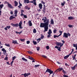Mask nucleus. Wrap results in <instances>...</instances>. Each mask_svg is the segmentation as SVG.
Here are the masks:
<instances>
[{"instance_id":"4d7b16f0","label":"nucleus","mask_w":77,"mask_h":77,"mask_svg":"<svg viewBox=\"0 0 77 77\" xmlns=\"http://www.w3.org/2000/svg\"><path fill=\"white\" fill-rule=\"evenodd\" d=\"M51 36V34H49V35H48L47 37L48 38H50Z\"/></svg>"},{"instance_id":"79ce46f5","label":"nucleus","mask_w":77,"mask_h":77,"mask_svg":"<svg viewBox=\"0 0 77 77\" xmlns=\"http://www.w3.org/2000/svg\"><path fill=\"white\" fill-rule=\"evenodd\" d=\"M42 57H44V58H47V57L45 55H42Z\"/></svg>"},{"instance_id":"6ab92c4d","label":"nucleus","mask_w":77,"mask_h":77,"mask_svg":"<svg viewBox=\"0 0 77 77\" xmlns=\"http://www.w3.org/2000/svg\"><path fill=\"white\" fill-rule=\"evenodd\" d=\"M68 19V20H74V18L72 17H69Z\"/></svg>"},{"instance_id":"c756f323","label":"nucleus","mask_w":77,"mask_h":77,"mask_svg":"<svg viewBox=\"0 0 77 77\" xmlns=\"http://www.w3.org/2000/svg\"><path fill=\"white\" fill-rule=\"evenodd\" d=\"M62 72L64 74H66V71L64 70L63 69V70H62Z\"/></svg>"},{"instance_id":"f257e3e1","label":"nucleus","mask_w":77,"mask_h":77,"mask_svg":"<svg viewBox=\"0 0 77 77\" xmlns=\"http://www.w3.org/2000/svg\"><path fill=\"white\" fill-rule=\"evenodd\" d=\"M44 18H45V19H44V18H43L42 19V21H44V23H41L40 25V27H45L47 25L49 24V23H50L49 19H47L46 17H44Z\"/></svg>"},{"instance_id":"39448f33","label":"nucleus","mask_w":77,"mask_h":77,"mask_svg":"<svg viewBox=\"0 0 77 77\" xmlns=\"http://www.w3.org/2000/svg\"><path fill=\"white\" fill-rule=\"evenodd\" d=\"M48 25L44 27L45 30L44 31V32H47V31H48Z\"/></svg>"},{"instance_id":"0eeeda50","label":"nucleus","mask_w":77,"mask_h":77,"mask_svg":"<svg viewBox=\"0 0 77 77\" xmlns=\"http://www.w3.org/2000/svg\"><path fill=\"white\" fill-rule=\"evenodd\" d=\"M63 43H62V44H61V45H60V47H58V48L57 49L58 50H59V51H61V50H60L61 49V47H62V46H63Z\"/></svg>"},{"instance_id":"7c9ffc66","label":"nucleus","mask_w":77,"mask_h":77,"mask_svg":"<svg viewBox=\"0 0 77 77\" xmlns=\"http://www.w3.org/2000/svg\"><path fill=\"white\" fill-rule=\"evenodd\" d=\"M32 42L33 43L34 45H36V44H37V42H36L33 41Z\"/></svg>"},{"instance_id":"c03bdc74","label":"nucleus","mask_w":77,"mask_h":77,"mask_svg":"<svg viewBox=\"0 0 77 77\" xmlns=\"http://www.w3.org/2000/svg\"><path fill=\"white\" fill-rule=\"evenodd\" d=\"M61 77H68V76L66 75H63V77L62 76Z\"/></svg>"},{"instance_id":"3c124183","label":"nucleus","mask_w":77,"mask_h":77,"mask_svg":"<svg viewBox=\"0 0 77 77\" xmlns=\"http://www.w3.org/2000/svg\"><path fill=\"white\" fill-rule=\"evenodd\" d=\"M24 12V11L23 10H22L21 11V14L23 13V12Z\"/></svg>"},{"instance_id":"ea45409f","label":"nucleus","mask_w":77,"mask_h":77,"mask_svg":"<svg viewBox=\"0 0 77 77\" xmlns=\"http://www.w3.org/2000/svg\"><path fill=\"white\" fill-rule=\"evenodd\" d=\"M15 58H16V57L15 56H14L12 57V60L13 61H14V60H15Z\"/></svg>"},{"instance_id":"774afa93","label":"nucleus","mask_w":77,"mask_h":77,"mask_svg":"<svg viewBox=\"0 0 77 77\" xmlns=\"http://www.w3.org/2000/svg\"><path fill=\"white\" fill-rule=\"evenodd\" d=\"M13 62H14V61H13L11 62V65H12V63H13Z\"/></svg>"},{"instance_id":"c9c22d12","label":"nucleus","mask_w":77,"mask_h":77,"mask_svg":"<svg viewBox=\"0 0 77 77\" xmlns=\"http://www.w3.org/2000/svg\"><path fill=\"white\" fill-rule=\"evenodd\" d=\"M5 45L7 47H10V45H9V44H5Z\"/></svg>"},{"instance_id":"6e6d98bb","label":"nucleus","mask_w":77,"mask_h":77,"mask_svg":"<svg viewBox=\"0 0 77 77\" xmlns=\"http://www.w3.org/2000/svg\"><path fill=\"white\" fill-rule=\"evenodd\" d=\"M25 18H27V16L26 15H24L23 16Z\"/></svg>"},{"instance_id":"bf43d9fd","label":"nucleus","mask_w":77,"mask_h":77,"mask_svg":"<svg viewBox=\"0 0 77 77\" xmlns=\"http://www.w3.org/2000/svg\"><path fill=\"white\" fill-rule=\"evenodd\" d=\"M73 46H77V43L76 44H73Z\"/></svg>"},{"instance_id":"09e8293b","label":"nucleus","mask_w":77,"mask_h":77,"mask_svg":"<svg viewBox=\"0 0 77 77\" xmlns=\"http://www.w3.org/2000/svg\"><path fill=\"white\" fill-rule=\"evenodd\" d=\"M54 38H57V36L56 35H54Z\"/></svg>"},{"instance_id":"8fccbe9b","label":"nucleus","mask_w":77,"mask_h":77,"mask_svg":"<svg viewBox=\"0 0 77 77\" xmlns=\"http://www.w3.org/2000/svg\"><path fill=\"white\" fill-rule=\"evenodd\" d=\"M8 57H5V60H6L7 61H8Z\"/></svg>"},{"instance_id":"a211bd4d","label":"nucleus","mask_w":77,"mask_h":77,"mask_svg":"<svg viewBox=\"0 0 77 77\" xmlns=\"http://www.w3.org/2000/svg\"><path fill=\"white\" fill-rule=\"evenodd\" d=\"M12 43L13 44H18V43H17V40H13Z\"/></svg>"},{"instance_id":"37998d69","label":"nucleus","mask_w":77,"mask_h":77,"mask_svg":"<svg viewBox=\"0 0 77 77\" xmlns=\"http://www.w3.org/2000/svg\"><path fill=\"white\" fill-rule=\"evenodd\" d=\"M41 2V3L43 4V5H45V2H44V1H42Z\"/></svg>"},{"instance_id":"4c0bfd02","label":"nucleus","mask_w":77,"mask_h":77,"mask_svg":"<svg viewBox=\"0 0 77 77\" xmlns=\"http://www.w3.org/2000/svg\"><path fill=\"white\" fill-rule=\"evenodd\" d=\"M3 51V54H4V55H5V54H6V52H7V51H6V50H5Z\"/></svg>"},{"instance_id":"9b49d317","label":"nucleus","mask_w":77,"mask_h":77,"mask_svg":"<svg viewBox=\"0 0 77 77\" xmlns=\"http://www.w3.org/2000/svg\"><path fill=\"white\" fill-rule=\"evenodd\" d=\"M38 7H39L40 9H42V4L41 3L39 4Z\"/></svg>"},{"instance_id":"f704fd0d","label":"nucleus","mask_w":77,"mask_h":77,"mask_svg":"<svg viewBox=\"0 0 77 77\" xmlns=\"http://www.w3.org/2000/svg\"><path fill=\"white\" fill-rule=\"evenodd\" d=\"M44 38V36L43 35L41 34V39H43Z\"/></svg>"},{"instance_id":"aec40b11","label":"nucleus","mask_w":77,"mask_h":77,"mask_svg":"<svg viewBox=\"0 0 77 77\" xmlns=\"http://www.w3.org/2000/svg\"><path fill=\"white\" fill-rule=\"evenodd\" d=\"M28 59L31 60H35V59L33 58H32V57H30V56L28 57Z\"/></svg>"},{"instance_id":"393cba45","label":"nucleus","mask_w":77,"mask_h":77,"mask_svg":"<svg viewBox=\"0 0 77 77\" xmlns=\"http://www.w3.org/2000/svg\"><path fill=\"white\" fill-rule=\"evenodd\" d=\"M69 57V55H68L65 56L64 57V59H67V58H68V57Z\"/></svg>"},{"instance_id":"5fc2aeb1","label":"nucleus","mask_w":77,"mask_h":77,"mask_svg":"<svg viewBox=\"0 0 77 77\" xmlns=\"http://www.w3.org/2000/svg\"><path fill=\"white\" fill-rule=\"evenodd\" d=\"M47 50H49V46H47L46 47Z\"/></svg>"},{"instance_id":"5701e85b","label":"nucleus","mask_w":77,"mask_h":77,"mask_svg":"<svg viewBox=\"0 0 77 77\" xmlns=\"http://www.w3.org/2000/svg\"><path fill=\"white\" fill-rule=\"evenodd\" d=\"M65 3H66V2H65V1H63V2H62L61 3V6H64V5H65Z\"/></svg>"},{"instance_id":"49530a36","label":"nucleus","mask_w":77,"mask_h":77,"mask_svg":"<svg viewBox=\"0 0 77 77\" xmlns=\"http://www.w3.org/2000/svg\"><path fill=\"white\" fill-rule=\"evenodd\" d=\"M26 43L27 44H30V41H26Z\"/></svg>"},{"instance_id":"69168bd1","label":"nucleus","mask_w":77,"mask_h":77,"mask_svg":"<svg viewBox=\"0 0 77 77\" xmlns=\"http://www.w3.org/2000/svg\"><path fill=\"white\" fill-rule=\"evenodd\" d=\"M28 8V6H25V9H27Z\"/></svg>"},{"instance_id":"473e14b6","label":"nucleus","mask_w":77,"mask_h":77,"mask_svg":"<svg viewBox=\"0 0 77 77\" xmlns=\"http://www.w3.org/2000/svg\"><path fill=\"white\" fill-rule=\"evenodd\" d=\"M45 10H46V8H43L42 11L43 12H45Z\"/></svg>"},{"instance_id":"ddd939ff","label":"nucleus","mask_w":77,"mask_h":77,"mask_svg":"<svg viewBox=\"0 0 77 77\" xmlns=\"http://www.w3.org/2000/svg\"><path fill=\"white\" fill-rule=\"evenodd\" d=\"M14 18H16V17H14L13 15H11L9 19L10 20H12L14 19Z\"/></svg>"},{"instance_id":"4468645a","label":"nucleus","mask_w":77,"mask_h":77,"mask_svg":"<svg viewBox=\"0 0 77 77\" xmlns=\"http://www.w3.org/2000/svg\"><path fill=\"white\" fill-rule=\"evenodd\" d=\"M8 7L10 8H11V9L13 8V6H12V5H11V4L8 3Z\"/></svg>"},{"instance_id":"7ed1b4c3","label":"nucleus","mask_w":77,"mask_h":77,"mask_svg":"<svg viewBox=\"0 0 77 77\" xmlns=\"http://www.w3.org/2000/svg\"><path fill=\"white\" fill-rule=\"evenodd\" d=\"M49 72V73H50L49 76H50V74H53V71L51 70V69L47 68L46 71L45 72L44 74H46L47 72Z\"/></svg>"},{"instance_id":"2eb2a0df","label":"nucleus","mask_w":77,"mask_h":77,"mask_svg":"<svg viewBox=\"0 0 77 77\" xmlns=\"http://www.w3.org/2000/svg\"><path fill=\"white\" fill-rule=\"evenodd\" d=\"M55 44L56 45H57L58 46H60V45L62 44V43H60L59 42H56Z\"/></svg>"},{"instance_id":"a878e982","label":"nucleus","mask_w":77,"mask_h":77,"mask_svg":"<svg viewBox=\"0 0 77 77\" xmlns=\"http://www.w3.org/2000/svg\"><path fill=\"white\" fill-rule=\"evenodd\" d=\"M22 32H23V31H21L20 32H17V31L15 32L16 33H17V34H19L20 35V34H21V33H22Z\"/></svg>"},{"instance_id":"a19ab883","label":"nucleus","mask_w":77,"mask_h":77,"mask_svg":"<svg viewBox=\"0 0 77 77\" xmlns=\"http://www.w3.org/2000/svg\"><path fill=\"white\" fill-rule=\"evenodd\" d=\"M57 71H56V70H55V72H53L52 74H53V76H54V74H55V73H56V72H57Z\"/></svg>"},{"instance_id":"864d4df0","label":"nucleus","mask_w":77,"mask_h":77,"mask_svg":"<svg viewBox=\"0 0 77 77\" xmlns=\"http://www.w3.org/2000/svg\"><path fill=\"white\" fill-rule=\"evenodd\" d=\"M34 5H35V6H36V1H34Z\"/></svg>"},{"instance_id":"f03ea898","label":"nucleus","mask_w":77,"mask_h":77,"mask_svg":"<svg viewBox=\"0 0 77 77\" xmlns=\"http://www.w3.org/2000/svg\"><path fill=\"white\" fill-rule=\"evenodd\" d=\"M23 24V23H22V21H20V23H17L15 24H14L13 23H11V25L13 27H18V26L19 27L20 29H22L23 27H22V24Z\"/></svg>"},{"instance_id":"13d9d810","label":"nucleus","mask_w":77,"mask_h":77,"mask_svg":"<svg viewBox=\"0 0 77 77\" xmlns=\"http://www.w3.org/2000/svg\"><path fill=\"white\" fill-rule=\"evenodd\" d=\"M41 38H38V39H37V41H41Z\"/></svg>"},{"instance_id":"de8ad7c7","label":"nucleus","mask_w":77,"mask_h":77,"mask_svg":"<svg viewBox=\"0 0 77 77\" xmlns=\"http://www.w3.org/2000/svg\"><path fill=\"white\" fill-rule=\"evenodd\" d=\"M24 77H27V73H25L24 74Z\"/></svg>"},{"instance_id":"e433bc0d","label":"nucleus","mask_w":77,"mask_h":77,"mask_svg":"<svg viewBox=\"0 0 77 77\" xmlns=\"http://www.w3.org/2000/svg\"><path fill=\"white\" fill-rule=\"evenodd\" d=\"M28 53H29V54H33L32 52L30 51H28Z\"/></svg>"},{"instance_id":"20e7f679","label":"nucleus","mask_w":77,"mask_h":77,"mask_svg":"<svg viewBox=\"0 0 77 77\" xmlns=\"http://www.w3.org/2000/svg\"><path fill=\"white\" fill-rule=\"evenodd\" d=\"M69 36H71V34L69 33L68 32L67 33L64 32V34L63 35V37H65V38H68Z\"/></svg>"},{"instance_id":"6e6552de","label":"nucleus","mask_w":77,"mask_h":77,"mask_svg":"<svg viewBox=\"0 0 77 77\" xmlns=\"http://www.w3.org/2000/svg\"><path fill=\"white\" fill-rule=\"evenodd\" d=\"M14 14L15 17H17V14H18V10L16 9L14 11Z\"/></svg>"},{"instance_id":"0e129e2a","label":"nucleus","mask_w":77,"mask_h":77,"mask_svg":"<svg viewBox=\"0 0 77 77\" xmlns=\"http://www.w3.org/2000/svg\"><path fill=\"white\" fill-rule=\"evenodd\" d=\"M61 42H62L63 43V44H64V43H65V41L63 40H62Z\"/></svg>"},{"instance_id":"052dcab7","label":"nucleus","mask_w":77,"mask_h":77,"mask_svg":"<svg viewBox=\"0 0 77 77\" xmlns=\"http://www.w3.org/2000/svg\"><path fill=\"white\" fill-rule=\"evenodd\" d=\"M19 4L20 5H19L20 6H22V4L20 3V2H19Z\"/></svg>"},{"instance_id":"cd10ccee","label":"nucleus","mask_w":77,"mask_h":77,"mask_svg":"<svg viewBox=\"0 0 77 77\" xmlns=\"http://www.w3.org/2000/svg\"><path fill=\"white\" fill-rule=\"evenodd\" d=\"M41 66V65H40L39 64L35 65L34 66V67H35V68H38V67H39V66Z\"/></svg>"},{"instance_id":"4be33fe9","label":"nucleus","mask_w":77,"mask_h":77,"mask_svg":"<svg viewBox=\"0 0 77 77\" xmlns=\"http://www.w3.org/2000/svg\"><path fill=\"white\" fill-rule=\"evenodd\" d=\"M51 24H54V21H53V19L51 20Z\"/></svg>"},{"instance_id":"a18cd8bd","label":"nucleus","mask_w":77,"mask_h":77,"mask_svg":"<svg viewBox=\"0 0 77 77\" xmlns=\"http://www.w3.org/2000/svg\"><path fill=\"white\" fill-rule=\"evenodd\" d=\"M29 75H30V73H26V75H27V77H28V76H29Z\"/></svg>"},{"instance_id":"2f4dec72","label":"nucleus","mask_w":77,"mask_h":77,"mask_svg":"<svg viewBox=\"0 0 77 77\" xmlns=\"http://www.w3.org/2000/svg\"><path fill=\"white\" fill-rule=\"evenodd\" d=\"M53 32L54 33H56V32H57V29H54V30Z\"/></svg>"},{"instance_id":"f3484780","label":"nucleus","mask_w":77,"mask_h":77,"mask_svg":"<svg viewBox=\"0 0 77 77\" xmlns=\"http://www.w3.org/2000/svg\"><path fill=\"white\" fill-rule=\"evenodd\" d=\"M48 35H51L52 33V31H51V29H49V32H48Z\"/></svg>"},{"instance_id":"f8f14e48","label":"nucleus","mask_w":77,"mask_h":77,"mask_svg":"<svg viewBox=\"0 0 77 77\" xmlns=\"http://www.w3.org/2000/svg\"><path fill=\"white\" fill-rule=\"evenodd\" d=\"M14 6H17L18 4V3L16 1H15L14 2Z\"/></svg>"},{"instance_id":"dca6fc26","label":"nucleus","mask_w":77,"mask_h":77,"mask_svg":"<svg viewBox=\"0 0 77 77\" xmlns=\"http://www.w3.org/2000/svg\"><path fill=\"white\" fill-rule=\"evenodd\" d=\"M31 21H32L30 20L28 22V24L29 26H32V22H31Z\"/></svg>"},{"instance_id":"9d476101","label":"nucleus","mask_w":77,"mask_h":77,"mask_svg":"<svg viewBox=\"0 0 77 77\" xmlns=\"http://www.w3.org/2000/svg\"><path fill=\"white\" fill-rule=\"evenodd\" d=\"M11 29V26H7L6 27H5L4 28V29L5 30H8V29Z\"/></svg>"},{"instance_id":"680f3d73","label":"nucleus","mask_w":77,"mask_h":77,"mask_svg":"<svg viewBox=\"0 0 77 77\" xmlns=\"http://www.w3.org/2000/svg\"><path fill=\"white\" fill-rule=\"evenodd\" d=\"M55 48H57V49L59 48V46H56L55 47Z\"/></svg>"},{"instance_id":"423d86ee","label":"nucleus","mask_w":77,"mask_h":77,"mask_svg":"<svg viewBox=\"0 0 77 77\" xmlns=\"http://www.w3.org/2000/svg\"><path fill=\"white\" fill-rule=\"evenodd\" d=\"M63 70V68L62 67H60L58 68L56 70V71H57V72H60V71H62Z\"/></svg>"},{"instance_id":"603ef678","label":"nucleus","mask_w":77,"mask_h":77,"mask_svg":"<svg viewBox=\"0 0 77 77\" xmlns=\"http://www.w3.org/2000/svg\"><path fill=\"white\" fill-rule=\"evenodd\" d=\"M37 51H39V49H40V48L39 47H37Z\"/></svg>"},{"instance_id":"72a5a7b5","label":"nucleus","mask_w":77,"mask_h":77,"mask_svg":"<svg viewBox=\"0 0 77 77\" xmlns=\"http://www.w3.org/2000/svg\"><path fill=\"white\" fill-rule=\"evenodd\" d=\"M68 26L70 28H71L72 27H73L74 26L71 25H68Z\"/></svg>"},{"instance_id":"c85d7f7f","label":"nucleus","mask_w":77,"mask_h":77,"mask_svg":"<svg viewBox=\"0 0 77 77\" xmlns=\"http://www.w3.org/2000/svg\"><path fill=\"white\" fill-rule=\"evenodd\" d=\"M33 33H36V29H33Z\"/></svg>"},{"instance_id":"412c9836","label":"nucleus","mask_w":77,"mask_h":77,"mask_svg":"<svg viewBox=\"0 0 77 77\" xmlns=\"http://www.w3.org/2000/svg\"><path fill=\"white\" fill-rule=\"evenodd\" d=\"M22 60H23V61H25V62H27V60L26 59H25L24 57H22Z\"/></svg>"},{"instance_id":"58836bf2","label":"nucleus","mask_w":77,"mask_h":77,"mask_svg":"<svg viewBox=\"0 0 77 77\" xmlns=\"http://www.w3.org/2000/svg\"><path fill=\"white\" fill-rule=\"evenodd\" d=\"M20 40L21 41H22V42H24L25 41V39H20Z\"/></svg>"},{"instance_id":"338daca9","label":"nucleus","mask_w":77,"mask_h":77,"mask_svg":"<svg viewBox=\"0 0 77 77\" xmlns=\"http://www.w3.org/2000/svg\"><path fill=\"white\" fill-rule=\"evenodd\" d=\"M2 51H4L5 50V49L4 48H3L2 49Z\"/></svg>"},{"instance_id":"e2e57ef3","label":"nucleus","mask_w":77,"mask_h":77,"mask_svg":"<svg viewBox=\"0 0 77 77\" xmlns=\"http://www.w3.org/2000/svg\"><path fill=\"white\" fill-rule=\"evenodd\" d=\"M74 47H75V50H77V46H73Z\"/></svg>"},{"instance_id":"1a4fd4ad","label":"nucleus","mask_w":77,"mask_h":77,"mask_svg":"<svg viewBox=\"0 0 77 77\" xmlns=\"http://www.w3.org/2000/svg\"><path fill=\"white\" fill-rule=\"evenodd\" d=\"M77 66V64H76L74 66L71 67V69L72 70H75V68Z\"/></svg>"},{"instance_id":"bb28decb","label":"nucleus","mask_w":77,"mask_h":77,"mask_svg":"<svg viewBox=\"0 0 77 77\" xmlns=\"http://www.w3.org/2000/svg\"><path fill=\"white\" fill-rule=\"evenodd\" d=\"M4 6V5L3 4H2L0 5V9H2L3 7Z\"/></svg>"},{"instance_id":"b1692460","label":"nucleus","mask_w":77,"mask_h":77,"mask_svg":"<svg viewBox=\"0 0 77 77\" xmlns=\"http://www.w3.org/2000/svg\"><path fill=\"white\" fill-rule=\"evenodd\" d=\"M24 2L25 3H29V0H24Z\"/></svg>"}]
</instances>
